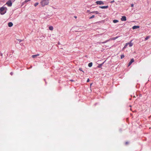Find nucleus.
<instances>
[{
	"label": "nucleus",
	"instance_id": "obj_1",
	"mask_svg": "<svg viewBox=\"0 0 151 151\" xmlns=\"http://www.w3.org/2000/svg\"><path fill=\"white\" fill-rule=\"evenodd\" d=\"M7 8L4 6L0 8V13L1 15L4 14L6 12Z\"/></svg>",
	"mask_w": 151,
	"mask_h": 151
},
{
	"label": "nucleus",
	"instance_id": "obj_2",
	"mask_svg": "<svg viewBox=\"0 0 151 151\" xmlns=\"http://www.w3.org/2000/svg\"><path fill=\"white\" fill-rule=\"evenodd\" d=\"M49 0H42L40 2V4L42 6L48 5L49 3Z\"/></svg>",
	"mask_w": 151,
	"mask_h": 151
},
{
	"label": "nucleus",
	"instance_id": "obj_3",
	"mask_svg": "<svg viewBox=\"0 0 151 151\" xmlns=\"http://www.w3.org/2000/svg\"><path fill=\"white\" fill-rule=\"evenodd\" d=\"M12 2L10 0H9L6 2V4H7L8 6L10 7L12 6Z\"/></svg>",
	"mask_w": 151,
	"mask_h": 151
},
{
	"label": "nucleus",
	"instance_id": "obj_4",
	"mask_svg": "<svg viewBox=\"0 0 151 151\" xmlns=\"http://www.w3.org/2000/svg\"><path fill=\"white\" fill-rule=\"evenodd\" d=\"M96 3L97 5L104 4V2L102 1H97L96 2Z\"/></svg>",
	"mask_w": 151,
	"mask_h": 151
},
{
	"label": "nucleus",
	"instance_id": "obj_5",
	"mask_svg": "<svg viewBox=\"0 0 151 151\" xmlns=\"http://www.w3.org/2000/svg\"><path fill=\"white\" fill-rule=\"evenodd\" d=\"M87 12L88 13H89V14H91V13H95L96 14H100L99 12L98 11H93L90 12V11L89 10H88Z\"/></svg>",
	"mask_w": 151,
	"mask_h": 151
},
{
	"label": "nucleus",
	"instance_id": "obj_6",
	"mask_svg": "<svg viewBox=\"0 0 151 151\" xmlns=\"http://www.w3.org/2000/svg\"><path fill=\"white\" fill-rule=\"evenodd\" d=\"M127 20L126 17L125 16H122L121 18V20L122 21H126Z\"/></svg>",
	"mask_w": 151,
	"mask_h": 151
},
{
	"label": "nucleus",
	"instance_id": "obj_7",
	"mask_svg": "<svg viewBox=\"0 0 151 151\" xmlns=\"http://www.w3.org/2000/svg\"><path fill=\"white\" fill-rule=\"evenodd\" d=\"M132 40L130 42L127 43L128 45H129V47H131L133 45V43L132 42Z\"/></svg>",
	"mask_w": 151,
	"mask_h": 151
},
{
	"label": "nucleus",
	"instance_id": "obj_8",
	"mask_svg": "<svg viewBox=\"0 0 151 151\" xmlns=\"http://www.w3.org/2000/svg\"><path fill=\"white\" fill-rule=\"evenodd\" d=\"M134 61V60L133 58H132L131 59L130 61L129 62V63L128 66L130 65L132 63H133Z\"/></svg>",
	"mask_w": 151,
	"mask_h": 151
},
{
	"label": "nucleus",
	"instance_id": "obj_9",
	"mask_svg": "<svg viewBox=\"0 0 151 151\" xmlns=\"http://www.w3.org/2000/svg\"><path fill=\"white\" fill-rule=\"evenodd\" d=\"M109 6H100L99 7L100 8L103 9H107L108 8Z\"/></svg>",
	"mask_w": 151,
	"mask_h": 151
},
{
	"label": "nucleus",
	"instance_id": "obj_10",
	"mask_svg": "<svg viewBox=\"0 0 151 151\" xmlns=\"http://www.w3.org/2000/svg\"><path fill=\"white\" fill-rule=\"evenodd\" d=\"M8 25L9 27H12L13 25V24L12 22H9L8 24Z\"/></svg>",
	"mask_w": 151,
	"mask_h": 151
},
{
	"label": "nucleus",
	"instance_id": "obj_11",
	"mask_svg": "<svg viewBox=\"0 0 151 151\" xmlns=\"http://www.w3.org/2000/svg\"><path fill=\"white\" fill-rule=\"evenodd\" d=\"M139 27V26H134L132 27V29H136L138 28Z\"/></svg>",
	"mask_w": 151,
	"mask_h": 151
},
{
	"label": "nucleus",
	"instance_id": "obj_12",
	"mask_svg": "<svg viewBox=\"0 0 151 151\" xmlns=\"http://www.w3.org/2000/svg\"><path fill=\"white\" fill-rule=\"evenodd\" d=\"M93 65V63L92 62L88 64V66L89 67H91Z\"/></svg>",
	"mask_w": 151,
	"mask_h": 151
},
{
	"label": "nucleus",
	"instance_id": "obj_13",
	"mask_svg": "<svg viewBox=\"0 0 151 151\" xmlns=\"http://www.w3.org/2000/svg\"><path fill=\"white\" fill-rule=\"evenodd\" d=\"M118 22H119V21L117 20H116V19L114 20L113 21V22L114 23H116Z\"/></svg>",
	"mask_w": 151,
	"mask_h": 151
},
{
	"label": "nucleus",
	"instance_id": "obj_14",
	"mask_svg": "<svg viewBox=\"0 0 151 151\" xmlns=\"http://www.w3.org/2000/svg\"><path fill=\"white\" fill-rule=\"evenodd\" d=\"M49 29L50 30H52L53 29V27L52 26H49Z\"/></svg>",
	"mask_w": 151,
	"mask_h": 151
},
{
	"label": "nucleus",
	"instance_id": "obj_15",
	"mask_svg": "<svg viewBox=\"0 0 151 151\" xmlns=\"http://www.w3.org/2000/svg\"><path fill=\"white\" fill-rule=\"evenodd\" d=\"M39 54H37V55H32V57L33 58H35V57H36V56H38L39 55Z\"/></svg>",
	"mask_w": 151,
	"mask_h": 151
},
{
	"label": "nucleus",
	"instance_id": "obj_16",
	"mask_svg": "<svg viewBox=\"0 0 151 151\" xmlns=\"http://www.w3.org/2000/svg\"><path fill=\"white\" fill-rule=\"evenodd\" d=\"M104 63V62H103V63H102L101 64H99L98 67L99 68H101V66H102V65Z\"/></svg>",
	"mask_w": 151,
	"mask_h": 151
},
{
	"label": "nucleus",
	"instance_id": "obj_17",
	"mask_svg": "<svg viewBox=\"0 0 151 151\" xmlns=\"http://www.w3.org/2000/svg\"><path fill=\"white\" fill-rule=\"evenodd\" d=\"M109 41V40H106V41H105L101 42V43H103V44Z\"/></svg>",
	"mask_w": 151,
	"mask_h": 151
},
{
	"label": "nucleus",
	"instance_id": "obj_18",
	"mask_svg": "<svg viewBox=\"0 0 151 151\" xmlns=\"http://www.w3.org/2000/svg\"><path fill=\"white\" fill-rule=\"evenodd\" d=\"M150 38V37L149 36H147V37H146L145 39V41H146V40H148L149 38Z\"/></svg>",
	"mask_w": 151,
	"mask_h": 151
},
{
	"label": "nucleus",
	"instance_id": "obj_19",
	"mask_svg": "<svg viewBox=\"0 0 151 151\" xmlns=\"http://www.w3.org/2000/svg\"><path fill=\"white\" fill-rule=\"evenodd\" d=\"M38 4H39V3L38 2H36L35 4L34 5L35 6H36L37 5H38Z\"/></svg>",
	"mask_w": 151,
	"mask_h": 151
},
{
	"label": "nucleus",
	"instance_id": "obj_20",
	"mask_svg": "<svg viewBox=\"0 0 151 151\" xmlns=\"http://www.w3.org/2000/svg\"><path fill=\"white\" fill-rule=\"evenodd\" d=\"M95 17V16L94 15H92V16L90 17L89 18V19H91L92 18H94Z\"/></svg>",
	"mask_w": 151,
	"mask_h": 151
},
{
	"label": "nucleus",
	"instance_id": "obj_21",
	"mask_svg": "<svg viewBox=\"0 0 151 151\" xmlns=\"http://www.w3.org/2000/svg\"><path fill=\"white\" fill-rule=\"evenodd\" d=\"M127 45H127V43H126V45H125L123 49H125V48H126L127 47Z\"/></svg>",
	"mask_w": 151,
	"mask_h": 151
},
{
	"label": "nucleus",
	"instance_id": "obj_22",
	"mask_svg": "<svg viewBox=\"0 0 151 151\" xmlns=\"http://www.w3.org/2000/svg\"><path fill=\"white\" fill-rule=\"evenodd\" d=\"M31 0H25L24 2V3H26L27 2H28L29 1H31Z\"/></svg>",
	"mask_w": 151,
	"mask_h": 151
},
{
	"label": "nucleus",
	"instance_id": "obj_23",
	"mask_svg": "<svg viewBox=\"0 0 151 151\" xmlns=\"http://www.w3.org/2000/svg\"><path fill=\"white\" fill-rule=\"evenodd\" d=\"M124 55H121V59H122L123 58H124Z\"/></svg>",
	"mask_w": 151,
	"mask_h": 151
},
{
	"label": "nucleus",
	"instance_id": "obj_24",
	"mask_svg": "<svg viewBox=\"0 0 151 151\" xmlns=\"http://www.w3.org/2000/svg\"><path fill=\"white\" fill-rule=\"evenodd\" d=\"M79 70H80V71H82L83 72V73H84V72H83V70H82V68H79Z\"/></svg>",
	"mask_w": 151,
	"mask_h": 151
},
{
	"label": "nucleus",
	"instance_id": "obj_25",
	"mask_svg": "<svg viewBox=\"0 0 151 151\" xmlns=\"http://www.w3.org/2000/svg\"><path fill=\"white\" fill-rule=\"evenodd\" d=\"M117 37H114L113 38V39L114 40H115L117 38Z\"/></svg>",
	"mask_w": 151,
	"mask_h": 151
},
{
	"label": "nucleus",
	"instance_id": "obj_26",
	"mask_svg": "<svg viewBox=\"0 0 151 151\" xmlns=\"http://www.w3.org/2000/svg\"><path fill=\"white\" fill-rule=\"evenodd\" d=\"M12 2H14L16 0H10Z\"/></svg>",
	"mask_w": 151,
	"mask_h": 151
},
{
	"label": "nucleus",
	"instance_id": "obj_27",
	"mask_svg": "<svg viewBox=\"0 0 151 151\" xmlns=\"http://www.w3.org/2000/svg\"><path fill=\"white\" fill-rule=\"evenodd\" d=\"M89 81H90V80H89V79L88 78L87 80V82H89Z\"/></svg>",
	"mask_w": 151,
	"mask_h": 151
},
{
	"label": "nucleus",
	"instance_id": "obj_28",
	"mask_svg": "<svg viewBox=\"0 0 151 151\" xmlns=\"http://www.w3.org/2000/svg\"><path fill=\"white\" fill-rule=\"evenodd\" d=\"M133 6H134V4H131V6L132 7H133Z\"/></svg>",
	"mask_w": 151,
	"mask_h": 151
},
{
	"label": "nucleus",
	"instance_id": "obj_29",
	"mask_svg": "<svg viewBox=\"0 0 151 151\" xmlns=\"http://www.w3.org/2000/svg\"><path fill=\"white\" fill-rule=\"evenodd\" d=\"M2 55H3V54L2 53H0V56H1L2 57Z\"/></svg>",
	"mask_w": 151,
	"mask_h": 151
},
{
	"label": "nucleus",
	"instance_id": "obj_30",
	"mask_svg": "<svg viewBox=\"0 0 151 151\" xmlns=\"http://www.w3.org/2000/svg\"><path fill=\"white\" fill-rule=\"evenodd\" d=\"M18 40L19 42H21L22 41V40Z\"/></svg>",
	"mask_w": 151,
	"mask_h": 151
},
{
	"label": "nucleus",
	"instance_id": "obj_31",
	"mask_svg": "<svg viewBox=\"0 0 151 151\" xmlns=\"http://www.w3.org/2000/svg\"><path fill=\"white\" fill-rule=\"evenodd\" d=\"M114 2V1L113 0L112 1H111V3H113Z\"/></svg>",
	"mask_w": 151,
	"mask_h": 151
},
{
	"label": "nucleus",
	"instance_id": "obj_32",
	"mask_svg": "<svg viewBox=\"0 0 151 151\" xmlns=\"http://www.w3.org/2000/svg\"><path fill=\"white\" fill-rule=\"evenodd\" d=\"M10 74L11 75H13V73L12 72H11L10 73Z\"/></svg>",
	"mask_w": 151,
	"mask_h": 151
},
{
	"label": "nucleus",
	"instance_id": "obj_33",
	"mask_svg": "<svg viewBox=\"0 0 151 151\" xmlns=\"http://www.w3.org/2000/svg\"><path fill=\"white\" fill-rule=\"evenodd\" d=\"M128 143V142H126V143H125L126 144H127Z\"/></svg>",
	"mask_w": 151,
	"mask_h": 151
},
{
	"label": "nucleus",
	"instance_id": "obj_34",
	"mask_svg": "<svg viewBox=\"0 0 151 151\" xmlns=\"http://www.w3.org/2000/svg\"><path fill=\"white\" fill-rule=\"evenodd\" d=\"M70 81H73V80H71Z\"/></svg>",
	"mask_w": 151,
	"mask_h": 151
},
{
	"label": "nucleus",
	"instance_id": "obj_35",
	"mask_svg": "<svg viewBox=\"0 0 151 151\" xmlns=\"http://www.w3.org/2000/svg\"><path fill=\"white\" fill-rule=\"evenodd\" d=\"M75 18H77V17H76V16H75Z\"/></svg>",
	"mask_w": 151,
	"mask_h": 151
}]
</instances>
